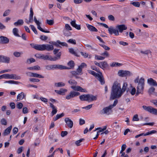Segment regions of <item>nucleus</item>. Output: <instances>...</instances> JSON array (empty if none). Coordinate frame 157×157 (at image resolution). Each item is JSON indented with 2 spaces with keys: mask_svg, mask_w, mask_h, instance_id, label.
<instances>
[{
  "mask_svg": "<svg viewBox=\"0 0 157 157\" xmlns=\"http://www.w3.org/2000/svg\"><path fill=\"white\" fill-rule=\"evenodd\" d=\"M122 94L120 84L117 81L115 82L112 87L110 100L119 98Z\"/></svg>",
  "mask_w": 157,
  "mask_h": 157,
  "instance_id": "f257e3e1",
  "label": "nucleus"
},
{
  "mask_svg": "<svg viewBox=\"0 0 157 157\" xmlns=\"http://www.w3.org/2000/svg\"><path fill=\"white\" fill-rule=\"evenodd\" d=\"M144 82L145 80L143 78L141 77L139 79V76H138L134 80L135 83H138L136 87V96L143 92L144 86Z\"/></svg>",
  "mask_w": 157,
  "mask_h": 157,
  "instance_id": "f03ea898",
  "label": "nucleus"
},
{
  "mask_svg": "<svg viewBox=\"0 0 157 157\" xmlns=\"http://www.w3.org/2000/svg\"><path fill=\"white\" fill-rule=\"evenodd\" d=\"M79 99L82 101L91 102L97 99V96L91 94H83L79 97Z\"/></svg>",
  "mask_w": 157,
  "mask_h": 157,
  "instance_id": "7ed1b4c3",
  "label": "nucleus"
},
{
  "mask_svg": "<svg viewBox=\"0 0 157 157\" xmlns=\"http://www.w3.org/2000/svg\"><path fill=\"white\" fill-rule=\"evenodd\" d=\"M45 67L46 69L48 70L57 69L63 70L66 68L63 66L60 65H49L46 66Z\"/></svg>",
  "mask_w": 157,
  "mask_h": 157,
  "instance_id": "20e7f679",
  "label": "nucleus"
},
{
  "mask_svg": "<svg viewBox=\"0 0 157 157\" xmlns=\"http://www.w3.org/2000/svg\"><path fill=\"white\" fill-rule=\"evenodd\" d=\"M3 78L6 79H11L15 80H18L21 79L20 76H17L15 74L10 75L7 74H5L3 75Z\"/></svg>",
  "mask_w": 157,
  "mask_h": 157,
  "instance_id": "39448f33",
  "label": "nucleus"
},
{
  "mask_svg": "<svg viewBox=\"0 0 157 157\" xmlns=\"http://www.w3.org/2000/svg\"><path fill=\"white\" fill-rule=\"evenodd\" d=\"M143 108L144 110L146 111L154 114L157 115V109L154 108L151 106H147L143 105Z\"/></svg>",
  "mask_w": 157,
  "mask_h": 157,
  "instance_id": "423d86ee",
  "label": "nucleus"
},
{
  "mask_svg": "<svg viewBox=\"0 0 157 157\" xmlns=\"http://www.w3.org/2000/svg\"><path fill=\"white\" fill-rule=\"evenodd\" d=\"M80 94L79 92L72 90L71 91L68 95L66 96V98L67 100H69L79 95Z\"/></svg>",
  "mask_w": 157,
  "mask_h": 157,
  "instance_id": "0eeeda50",
  "label": "nucleus"
},
{
  "mask_svg": "<svg viewBox=\"0 0 157 157\" xmlns=\"http://www.w3.org/2000/svg\"><path fill=\"white\" fill-rule=\"evenodd\" d=\"M112 109V108L111 107V106L109 105L108 107L104 108L100 111V113L102 115L104 114L109 115L110 114V111Z\"/></svg>",
  "mask_w": 157,
  "mask_h": 157,
  "instance_id": "6e6552de",
  "label": "nucleus"
},
{
  "mask_svg": "<svg viewBox=\"0 0 157 157\" xmlns=\"http://www.w3.org/2000/svg\"><path fill=\"white\" fill-rule=\"evenodd\" d=\"M31 47L36 50L40 51H43V44L42 45L30 44Z\"/></svg>",
  "mask_w": 157,
  "mask_h": 157,
  "instance_id": "1a4fd4ad",
  "label": "nucleus"
},
{
  "mask_svg": "<svg viewBox=\"0 0 157 157\" xmlns=\"http://www.w3.org/2000/svg\"><path fill=\"white\" fill-rule=\"evenodd\" d=\"M71 87L75 91H79L81 92H86V89H83L79 86L75 85L74 86H71Z\"/></svg>",
  "mask_w": 157,
  "mask_h": 157,
  "instance_id": "9d476101",
  "label": "nucleus"
},
{
  "mask_svg": "<svg viewBox=\"0 0 157 157\" xmlns=\"http://www.w3.org/2000/svg\"><path fill=\"white\" fill-rule=\"evenodd\" d=\"M34 21L37 26V28L41 31L45 33H49L50 32L48 31H45L43 29L40 27V23L39 21L36 19V17H34Z\"/></svg>",
  "mask_w": 157,
  "mask_h": 157,
  "instance_id": "9b49d317",
  "label": "nucleus"
},
{
  "mask_svg": "<svg viewBox=\"0 0 157 157\" xmlns=\"http://www.w3.org/2000/svg\"><path fill=\"white\" fill-rule=\"evenodd\" d=\"M43 51L46 50L47 51L52 50L54 49L53 45L48 44H43Z\"/></svg>",
  "mask_w": 157,
  "mask_h": 157,
  "instance_id": "f8f14e48",
  "label": "nucleus"
},
{
  "mask_svg": "<svg viewBox=\"0 0 157 157\" xmlns=\"http://www.w3.org/2000/svg\"><path fill=\"white\" fill-rule=\"evenodd\" d=\"M9 57L4 56L0 55V62L8 63L10 61Z\"/></svg>",
  "mask_w": 157,
  "mask_h": 157,
  "instance_id": "ddd939ff",
  "label": "nucleus"
},
{
  "mask_svg": "<svg viewBox=\"0 0 157 157\" xmlns=\"http://www.w3.org/2000/svg\"><path fill=\"white\" fill-rule=\"evenodd\" d=\"M116 28L118 29V32L121 33L127 29V27L125 25H118L116 26Z\"/></svg>",
  "mask_w": 157,
  "mask_h": 157,
  "instance_id": "4468645a",
  "label": "nucleus"
},
{
  "mask_svg": "<svg viewBox=\"0 0 157 157\" xmlns=\"http://www.w3.org/2000/svg\"><path fill=\"white\" fill-rule=\"evenodd\" d=\"M65 121L69 128H71L73 127V122L69 118H66L65 119Z\"/></svg>",
  "mask_w": 157,
  "mask_h": 157,
  "instance_id": "2eb2a0df",
  "label": "nucleus"
},
{
  "mask_svg": "<svg viewBox=\"0 0 157 157\" xmlns=\"http://www.w3.org/2000/svg\"><path fill=\"white\" fill-rule=\"evenodd\" d=\"M108 30L109 33L110 34L114 33L116 36H118L119 34L118 30L113 29L112 27L109 28Z\"/></svg>",
  "mask_w": 157,
  "mask_h": 157,
  "instance_id": "dca6fc26",
  "label": "nucleus"
},
{
  "mask_svg": "<svg viewBox=\"0 0 157 157\" xmlns=\"http://www.w3.org/2000/svg\"><path fill=\"white\" fill-rule=\"evenodd\" d=\"M9 41V39L7 37L2 36H0V42L3 44H8Z\"/></svg>",
  "mask_w": 157,
  "mask_h": 157,
  "instance_id": "f3484780",
  "label": "nucleus"
},
{
  "mask_svg": "<svg viewBox=\"0 0 157 157\" xmlns=\"http://www.w3.org/2000/svg\"><path fill=\"white\" fill-rule=\"evenodd\" d=\"M100 82L101 85H103L105 83V81L102 74H100L96 78Z\"/></svg>",
  "mask_w": 157,
  "mask_h": 157,
  "instance_id": "a211bd4d",
  "label": "nucleus"
},
{
  "mask_svg": "<svg viewBox=\"0 0 157 157\" xmlns=\"http://www.w3.org/2000/svg\"><path fill=\"white\" fill-rule=\"evenodd\" d=\"M50 106L52 110L51 112L52 116H53L54 115L56 114L57 112V110L55 106L51 103L50 102Z\"/></svg>",
  "mask_w": 157,
  "mask_h": 157,
  "instance_id": "6ab92c4d",
  "label": "nucleus"
},
{
  "mask_svg": "<svg viewBox=\"0 0 157 157\" xmlns=\"http://www.w3.org/2000/svg\"><path fill=\"white\" fill-rule=\"evenodd\" d=\"M147 83L150 85L153 86H157V83L156 81L153 78H150L147 80Z\"/></svg>",
  "mask_w": 157,
  "mask_h": 157,
  "instance_id": "aec40b11",
  "label": "nucleus"
},
{
  "mask_svg": "<svg viewBox=\"0 0 157 157\" xmlns=\"http://www.w3.org/2000/svg\"><path fill=\"white\" fill-rule=\"evenodd\" d=\"M12 128V125H10V126L7 128L4 131V132L2 134V135L4 136H5L9 135L11 130Z\"/></svg>",
  "mask_w": 157,
  "mask_h": 157,
  "instance_id": "412c9836",
  "label": "nucleus"
},
{
  "mask_svg": "<svg viewBox=\"0 0 157 157\" xmlns=\"http://www.w3.org/2000/svg\"><path fill=\"white\" fill-rule=\"evenodd\" d=\"M86 26L87 27L88 29L91 31L92 32H97V29L95 28L92 25H89L88 24H86Z\"/></svg>",
  "mask_w": 157,
  "mask_h": 157,
  "instance_id": "4be33fe9",
  "label": "nucleus"
},
{
  "mask_svg": "<svg viewBox=\"0 0 157 157\" xmlns=\"http://www.w3.org/2000/svg\"><path fill=\"white\" fill-rule=\"evenodd\" d=\"M67 65L68 66H70V67H67L66 66H64V67H65L66 68L63 69H70L71 68H73L75 65V64L74 63V62L72 60H71L70 61L67 63Z\"/></svg>",
  "mask_w": 157,
  "mask_h": 157,
  "instance_id": "5701e85b",
  "label": "nucleus"
},
{
  "mask_svg": "<svg viewBox=\"0 0 157 157\" xmlns=\"http://www.w3.org/2000/svg\"><path fill=\"white\" fill-rule=\"evenodd\" d=\"M27 69L30 70H39L40 69V67L38 65L35 66L33 67H31L27 68Z\"/></svg>",
  "mask_w": 157,
  "mask_h": 157,
  "instance_id": "b1692460",
  "label": "nucleus"
},
{
  "mask_svg": "<svg viewBox=\"0 0 157 157\" xmlns=\"http://www.w3.org/2000/svg\"><path fill=\"white\" fill-rule=\"evenodd\" d=\"M24 93L21 92L20 94H19L17 95V101H20L21 100L23 99L25 97Z\"/></svg>",
  "mask_w": 157,
  "mask_h": 157,
  "instance_id": "393cba45",
  "label": "nucleus"
},
{
  "mask_svg": "<svg viewBox=\"0 0 157 157\" xmlns=\"http://www.w3.org/2000/svg\"><path fill=\"white\" fill-rule=\"evenodd\" d=\"M55 91L59 94L63 95L65 92L67 91V90L65 89H61L60 90H55Z\"/></svg>",
  "mask_w": 157,
  "mask_h": 157,
  "instance_id": "a878e982",
  "label": "nucleus"
},
{
  "mask_svg": "<svg viewBox=\"0 0 157 157\" xmlns=\"http://www.w3.org/2000/svg\"><path fill=\"white\" fill-rule=\"evenodd\" d=\"M117 122L116 121L113 123V124L111 125V127L114 130H116L117 129H119L120 128V127L118 124L117 125Z\"/></svg>",
  "mask_w": 157,
  "mask_h": 157,
  "instance_id": "bb28decb",
  "label": "nucleus"
},
{
  "mask_svg": "<svg viewBox=\"0 0 157 157\" xmlns=\"http://www.w3.org/2000/svg\"><path fill=\"white\" fill-rule=\"evenodd\" d=\"M108 66V64L105 61L102 62H100V67L102 69H104V68H106Z\"/></svg>",
  "mask_w": 157,
  "mask_h": 157,
  "instance_id": "cd10ccee",
  "label": "nucleus"
},
{
  "mask_svg": "<svg viewBox=\"0 0 157 157\" xmlns=\"http://www.w3.org/2000/svg\"><path fill=\"white\" fill-rule=\"evenodd\" d=\"M71 74L73 76H74L75 75H81L82 74V72H81L80 71H79V70H78L77 69L76 71H71Z\"/></svg>",
  "mask_w": 157,
  "mask_h": 157,
  "instance_id": "c85d7f7f",
  "label": "nucleus"
},
{
  "mask_svg": "<svg viewBox=\"0 0 157 157\" xmlns=\"http://www.w3.org/2000/svg\"><path fill=\"white\" fill-rule=\"evenodd\" d=\"M24 23V21L22 19L18 20L17 21L14 23V25L15 26L19 25H22Z\"/></svg>",
  "mask_w": 157,
  "mask_h": 157,
  "instance_id": "c756f323",
  "label": "nucleus"
},
{
  "mask_svg": "<svg viewBox=\"0 0 157 157\" xmlns=\"http://www.w3.org/2000/svg\"><path fill=\"white\" fill-rule=\"evenodd\" d=\"M40 57V58L44 59V60H50V56H48L47 55L42 54L41 55Z\"/></svg>",
  "mask_w": 157,
  "mask_h": 157,
  "instance_id": "7c9ffc66",
  "label": "nucleus"
},
{
  "mask_svg": "<svg viewBox=\"0 0 157 157\" xmlns=\"http://www.w3.org/2000/svg\"><path fill=\"white\" fill-rule=\"evenodd\" d=\"M86 66V65L85 63H82L81 65L78 67V68H77V69L81 72H82V69L84 67Z\"/></svg>",
  "mask_w": 157,
  "mask_h": 157,
  "instance_id": "2f4dec72",
  "label": "nucleus"
},
{
  "mask_svg": "<svg viewBox=\"0 0 157 157\" xmlns=\"http://www.w3.org/2000/svg\"><path fill=\"white\" fill-rule=\"evenodd\" d=\"M64 116V114L63 113H62L60 114H58L56 115V117L53 118V121H55L62 117L63 116Z\"/></svg>",
  "mask_w": 157,
  "mask_h": 157,
  "instance_id": "473e14b6",
  "label": "nucleus"
},
{
  "mask_svg": "<svg viewBox=\"0 0 157 157\" xmlns=\"http://www.w3.org/2000/svg\"><path fill=\"white\" fill-rule=\"evenodd\" d=\"M68 83L72 86H74L76 85L77 82L75 80L73 79H70L68 81Z\"/></svg>",
  "mask_w": 157,
  "mask_h": 157,
  "instance_id": "72a5a7b5",
  "label": "nucleus"
},
{
  "mask_svg": "<svg viewBox=\"0 0 157 157\" xmlns=\"http://www.w3.org/2000/svg\"><path fill=\"white\" fill-rule=\"evenodd\" d=\"M65 85V83L63 82H60L55 83V86L57 87L64 86Z\"/></svg>",
  "mask_w": 157,
  "mask_h": 157,
  "instance_id": "f704fd0d",
  "label": "nucleus"
},
{
  "mask_svg": "<svg viewBox=\"0 0 157 157\" xmlns=\"http://www.w3.org/2000/svg\"><path fill=\"white\" fill-rule=\"evenodd\" d=\"M125 71H124L123 70H120L118 71V74L121 77H125Z\"/></svg>",
  "mask_w": 157,
  "mask_h": 157,
  "instance_id": "c9c22d12",
  "label": "nucleus"
},
{
  "mask_svg": "<svg viewBox=\"0 0 157 157\" xmlns=\"http://www.w3.org/2000/svg\"><path fill=\"white\" fill-rule=\"evenodd\" d=\"M18 29L17 28H14L13 29V32L14 35L16 36L20 37V35L18 33Z\"/></svg>",
  "mask_w": 157,
  "mask_h": 157,
  "instance_id": "e433bc0d",
  "label": "nucleus"
},
{
  "mask_svg": "<svg viewBox=\"0 0 157 157\" xmlns=\"http://www.w3.org/2000/svg\"><path fill=\"white\" fill-rule=\"evenodd\" d=\"M19 83V82L17 81H15L13 80H9L6 81L4 82V83H8L11 84H18Z\"/></svg>",
  "mask_w": 157,
  "mask_h": 157,
  "instance_id": "4c0bfd02",
  "label": "nucleus"
},
{
  "mask_svg": "<svg viewBox=\"0 0 157 157\" xmlns=\"http://www.w3.org/2000/svg\"><path fill=\"white\" fill-rule=\"evenodd\" d=\"M22 52H15L13 53V55L17 57H19L21 56V55L22 54Z\"/></svg>",
  "mask_w": 157,
  "mask_h": 157,
  "instance_id": "58836bf2",
  "label": "nucleus"
},
{
  "mask_svg": "<svg viewBox=\"0 0 157 157\" xmlns=\"http://www.w3.org/2000/svg\"><path fill=\"white\" fill-rule=\"evenodd\" d=\"M127 86H128V84L127 83L124 82V83L122 89H121V91H122V92L123 94L126 90Z\"/></svg>",
  "mask_w": 157,
  "mask_h": 157,
  "instance_id": "ea45409f",
  "label": "nucleus"
},
{
  "mask_svg": "<svg viewBox=\"0 0 157 157\" xmlns=\"http://www.w3.org/2000/svg\"><path fill=\"white\" fill-rule=\"evenodd\" d=\"M33 77H36V78H43L44 77L40 74H38L36 73H33Z\"/></svg>",
  "mask_w": 157,
  "mask_h": 157,
  "instance_id": "a19ab883",
  "label": "nucleus"
},
{
  "mask_svg": "<svg viewBox=\"0 0 157 157\" xmlns=\"http://www.w3.org/2000/svg\"><path fill=\"white\" fill-rule=\"evenodd\" d=\"M89 73H90V74L93 75L94 76L96 77V78L100 74L96 73L94 71L91 70L89 71Z\"/></svg>",
  "mask_w": 157,
  "mask_h": 157,
  "instance_id": "79ce46f5",
  "label": "nucleus"
},
{
  "mask_svg": "<svg viewBox=\"0 0 157 157\" xmlns=\"http://www.w3.org/2000/svg\"><path fill=\"white\" fill-rule=\"evenodd\" d=\"M91 68L92 70L98 72L99 73V74H101V73L100 72L99 69L97 68V67H96L95 66H91Z\"/></svg>",
  "mask_w": 157,
  "mask_h": 157,
  "instance_id": "37998d69",
  "label": "nucleus"
},
{
  "mask_svg": "<svg viewBox=\"0 0 157 157\" xmlns=\"http://www.w3.org/2000/svg\"><path fill=\"white\" fill-rule=\"evenodd\" d=\"M35 60L33 58H31L27 59L26 63L29 64H30L32 63L35 62Z\"/></svg>",
  "mask_w": 157,
  "mask_h": 157,
  "instance_id": "c03bdc74",
  "label": "nucleus"
},
{
  "mask_svg": "<svg viewBox=\"0 0 157 157\" xmlns=\"http://www.w3.org/2000/svg\"><path fill=\"white\" fill-rule=\"evenodd\" d=\"M157 132L156 130H153L147 132L145 135H149L152 134H155Z\"/></svg>",
  "mask_w": 157,
  "mask_h": 157,
  "instance_id": "a18cd8bd",
  "label": "nucleus"
},
{
  "mask_svg": "<svg viewBox=\"0 0 157 157\" xmlns=\"http://www.w3.org/2000/svg\"><path fill=\"white\" fill-rule=\"evenodd\" d=\"M132 75V74L131 72L128 71H125V77L130 76Z\"/></svg>",
  "mask_w": 157,
  "mask_h": 157,
  "instance_id": "49530a36",
  "label": "nucleus"
},
{
  "mask_svg": "<svg viewBox=\"0 0 157 157\" xmlns=\"http://www.w3.org/2000/svg\"><path fill=\"white\" fill-rule=\"evenodd\" d=\"M155 89L154 87L150 88L148 90V93L150 94H152L155 92Z\"/></svg>",
  "mask_w": 157,
  "mask_h": 157,
  "instance_id": "de8ad7c7",
  "label": "nucleus"
},
{
  "mask_svg": "<svg viewBox=\"0 0 157 157\" xmlns=\"http://www.w3.org/2000/svg\"><path fill=\"white\" fill-rule=\"evenodd\" d=\"M46 23L49 25H52L54 23V21L53 20H47Z\"/></svg>",
  "mask_w": 157,
  "mask_h": 157,
  "instance_id": "09e8293b",
  "label": "nucleus"
},
{
  "mask_svg": "<svg viewBox=\"0 0 157 157\" xmlns=\"http://www.w3.org/2000/svg\"><path fill=\"white\" fill-rule=\"evenodd\" d=\"M141 53L145 54V55H148L150 53H151V52L149 50H146L145 51H140Z\"/></svg>",
  "mask_w": 157,
  "mask_h": 157,
  "instance_id": "8fccbe9b",
  "label": "nucleus"
},
{
  "mask_svg": "<svg viewBox=\"0 0 157 157\" xmlns=\"http://www.w3.org/2000/svg\"><path fill=\"white\" fill-rule=\"evenodd\" d=\"M67 42L71 44H76L75 40L70 39L67 40Z\"/></svg>",
  "mask_w": 157,
  "mask_h": 157,
  "instance_id": "3c124183",
  "label": "nucleus"
},
{
  "mask_svg": "<svg viewBox=\"0 0 157 157\" xmlns=\"http://www.w3.org/2000/svg\"><path fill=\"white\" fill-rule=\"evenodd\" d=\"M30 26V27L31 28V29L34 32V33L36 34H37V31H36V28L34 27V26L33 25H31Z\"/></svg>",
  "mask_w": 157,
  "mask_h": 157,
  "instance_id": "603ef678",
  "label": "nucleus"
},
{
  "mask_svg": "<svg viewBox=\"0 0 157 157\" xmlns=\"http://www.w3.org/2000/svg\"><path fill=\"white\" fill-rule=\"evenodd\" d=\"M23 106V104L21 102L18 103L16 105V107L19 109H21Z\"/></svg>",
  "mask_w": 157,
  "mask_h": 157,
  "instance_id": "864d4df0",
  "label": "nucleus"
},
{
  "mask_svg": "<svg viewBox=\"0 0 157 157\" xmlns=\"http://www.w3.org/2000/svg\"><path fill=\"white\" fill-rule=\"evenodd\" d=\"M1 123L2 124L6 125L7 124V121L5 118H2L1 120Z\"/></svg>",
  "mask_w": 157,
  "mask_h": 157,
  "instance_id": "5fc2aeb1",
  "label": "nucleus"
},
{
  "mask_svg": "<svg viewBox=\"0 0 157 157\" xmlns=\"http://www.w3.org/2000/svg\"><path fill=\"white\" fill-rule=\"evenodd\" d=\"M64 34L65 36H69L71 35V33L70 32L67 30H65L64 31Z\"/></svg>",
  "mask_w": 157,
  "mask_h": 157,
  "instance_id": "6e6d98bb",
  "label": "nucleus"
},
{
  "mask_svg": "<svg viewBox=\"0 0 157 157\" xmlns=\"http://www.w3.org/2000/svg\"><path fill=\"white\" fill-rule=\"evenodd\" d=\"M105 58V57L100 56H95V59H97L100 60H103Z\"/></svg>",
  "mask_w": 157,
  "mask_h": 157,
  "instance_id": "4d7b16f0",
  "label": "nucleus"
},
{
  "mask_svg": "<svg viewBox=\"0 0 157 157\" xmlns=\"http://www.w3.org/2000/svg\"><path fill=\"white\" fill-rule=\"evenodd\" d=\"M10 11V10H6L3 13V16L5 17L9 15Z\"/></svg>",
  "mask_w": 157,
  "mask_h": 157,
  "instance_id": "13d9d810",
  "label": "nucleus"
},
{
  "mask_svg": "<svg viewBox=\"0 0 157 157\" xmlns=\"http://www.w3.org/2000/svg\"><path fill=\"white\" fill-rule=\"evenodd\" d=\"M139 120V119L138 117V115L137 114H136L132 118L133 121H138Z\"/></svg>",
  "mask_w": 157,
  "mask_h": 157,
  "instance_id": "bf43d9fd",
  "label": "nucleus"
},
{
  "mask_svg": "<svg viewBox=\"0 0 157 157\" xmlns=\"http://www.w3.org/2000/svg\"><path fill=\"white\" fill-rule=\"evenodd\" d=\"M131 4L137 7H139L140 5V3L138 2H131Z\"/></svg>",
  "mask_w": 157,
  "mask_h": 157,
  "instance_id": "052dcab7",
  "label": "nucleus"
},
{
  "mask_svg": "<svg viewBox=\"0 0 157 157\" xmlns=\"http://www.w3.org/2000/svg\"><path fill=\"white\" fill-rule=\"evenodd\" d=\"M84 139H81L79 140L76 141L75 142V144L77 146H79L80 145V143L82 142Z\"/></svg>",
  "mask_w": 157,
  "mask_h": 157,
  "instance_id": "680f3d73",
  "label": "nucleus"
},
{
  "mask_svg": "<svg viewBox=\"0 0 157 157\" xmlns=\"http://www.w3.org/2000/svg\"><path fill=\"white\" fill-rule=\"evenodd\" d=\"M69 52H70L75 56H77L76 52L74 51V49L72 48L69 49Z\"/></svg>",
  "mask_w": 157,
  "mask_h": 157,
  "instance_id": "e2e57ef3",
  "label": "nucleus"
},
{
  "mask_svg": "<svg viewBox=\"0 0 157 157\" xmlns=\"http://www.w3.org/2000/svg\"><path fill=\"white\" fill-rule=\"evenodd\" d=\"M100 45L106 50H109L110 49V48L109 47L105 45L104 44H100Z\"/></svg>",
  "mask_w": 157,
  "mask_h": 157,
  "instance_id": "0e129e2a",
  "label": "nucleus"
},
{
  "mask_svg": "<svg viewBox=\"0 0 157 157\" xmlns=\"http://www.w3.org/2000/svg\"><path fill=\"white\" fill-rule=\"evenodd\" d=\"M29 80L30 82H38L40 81V80L37 78H30Z\"/></svg>",
  "mask_w": 157,
  "mask_h": 157,
  "instance_id": "69168bd1",
  "label": "nucleus"
},
{
  "mask_svg": "<svg viewBox=\"0 0 157 157\" xmlns=\"http://www.w3.org/2000/svg\"><path fill=\"white\" fill-rule=\"evenodd\" d=\"M92 104L89 105H87V106H86V107H82V109H85L86 110H88L90 109H91L92 108Z\"/></svg>",
  "mask_w": 157,
  "mask_h": 157,
  "instance_id": "338daca9",
  "label": "nucleus"
},
{
  "mask_svg": "<svg viewBox=\"0 0 157 157\" xmlns=\"http://www.w3.org/2000/svg\"><path fill=\"white\" fill-rule=\"evenodd\" d=\"M108 18L109 20L110 21H114L115 20V18L112 15L108 16Z\"/></svg>",
  "mask_w": 157,
  "mask_h": 157,
  "instance_id": "774afa93",
  "label": "nucleus"
}]
</instances>
